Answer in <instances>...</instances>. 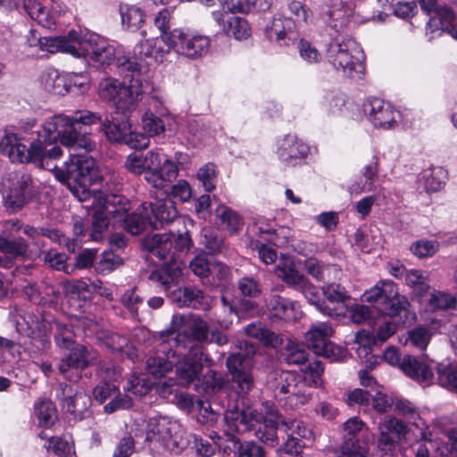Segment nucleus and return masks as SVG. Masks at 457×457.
<instances>
[{
  "label": "nucleus",
  "instance_id": "obj_36",
  "mask_svg": "<svg viewBox=\"0 0 457 457\" xmlns=\"http://www.w3.org/2000/svg\"><path fill=\"white\" fill-rule=\"evenodd\" d=\"M28 42L30 46L38 45L41 50L51 54L57 52L68 54L69 35L67 37H44L33 40L29 38Z\"/></svg>",
  "mask_w": 457,
  "mask_h": 457
},
{
  "label": "nucleus",
  "instance_id": "obj_30",
  "mask_svg": "<svg viewBox=\"0 0 457 457\" xmlns=\"http://www.w3.org/2000/svg\"><path fill=\"white\" fill-rule=\"evenodd\" d=\"M336 457H370L369 447L358 436H344L341 445L334 449Z\"/></svg>",
  "mask_w": 457,
  "mask_h": 457
},
{
  "label": "nucleus",
  "instance_id": "obj_31",
  "mask_svg": "<svg viewBox=\"0 0 457 457\" xmlns=\"http://www.w3.org/2000/svg\"><path fill=\"white\" fill-rule=\"evenodd\" d=\"M290 24L289 20L274 19L270 25H267L265 35L270 41H275L280 46H290L296 39L295 32L286 31V24Z\"/></svg>",
  "mask_w": 457,
  "mask_h": 457
},
{
  "label": "nucleus",
  "instance_id": "obj_40",
  "mask_svg": "<svg viewBox=\"0 0 457 457\" xmlns=\"http://www.w3.org/2000/svg\"><path fill=\"white\" fill-rule=\"evenodd\" d=\"M1 191L6 210L10 212H17L21 210L26 204L25 195L12 185L1 183Z\"/></svg>",
  "mask_w": 457,
  "mask_h": 457
},
{
  "label": "nucleus",
  "instance_id": "obj_62",
  "mask_svg": "<svg viewBox=\"0 0 457 457\" xmlns=\"http://www.w3.org/2000/svg\"><path fill=\"white\" fill-rule=\"evenodd\" d=\"M404 279L410 287L419 291L420 294L426 293L429 286L427 278L423 272L417 270H411L405 272Z\"/></svg>",
  "mask_w": 457,
  "mask_h": 457
},
{
  "label": "nucleus",
  "instance_id": "obj_48",
  "mask_svg": "<svg viewBox=\"0 0 457 457\" xmlns=\"http://www.w3.org/2000/svg\"><path fill=\"white\" fill-rule=\"evenodd\" d=\"M446 171L440 168H433L423 173V186L427 192H436L443 188Z\"/></svg>",
  "mask_w": 457,
  "mask_h": 457
},
{
  "label": "nucleus",
  "instance_id": "obj_14",
  "mask_svg": "<svg viewBox=\"0 0 457 457\" xmlns=\"http://www.w3.org/2000/svg\"><path fill=\"white\" fill-rule=\"evenodd\" d=\"M57 397L62 410L69 413L74 420H81L90 415L91 398L84 391H75L67 383L58 384Z\"/></svg>",
  "mask_w": 457,
  "mask_h": 457
},
{
  "label": "nucleus",
  "instance_id": "obj_27",
  "mask_svg": "<svg viewBox=\"0 0 457 457\" xmlns=\"http://www.w3.org/2000/svg\"><path fill=\"white\" fill-rule=\"evenodd\" d=\"M99 36L96 34L79 35L77 31L69 32L68 54L75 57L89 58Z\"/></svg>",
  "mask_w": 457,
  "mask_h": 457
},
{
  "label": "nucleus",
  "instance_id": "obj_50",
  "mask_svg": "<svg viewBox=\"0 0 457 457\" xmlns=\"http://www.w3.org/2000/svg\"><path fill=\"white\" fill-rule=\"evenodd\" d=\"M97 338L113 352H122L129 345L127 337L115 332L100 331L97 334Z\"/></svg>",
  "mask_w": 457,
  "mask_h": 457
},
{
  "label": "nucleus",
  "instance_id": "obj_12",
  "mask_svg": "<svg viewBox=\"0 0 457 457\" xmlns=\"http://www.w3.org/2000/svg\"><path fill=\"white\" fill-rule=\"evenodd\" d=\"M100 96L112 102L117 110L126 115L127 112L136 109L138 92L133 86H126L118 80L106 79L100 83Z\"/></svg>",
  "mask_w": 457,
  "mask_h": 457
},
{
  "label": "nucleus",
  "instance_id": "obj_15",
  "mask_svg": "<svg viewBox=\"0 0 457 457\" xmlns=\"http://www.w3.org/2000/svg\"><path fill=\"white\" fill-rule=\"evenodd\" d=\"M258 411L251 407L239 410L237 407L228 410L224 414V435L228 442H237L238 434L251 431L253 423H256Z\"/></svg>",
  "mask_w": 457,
  "mask_h": 457
},
{
  "label": "nucleus",
  "instance_id": "obj_13",
  "mask_svg": "<svg viewBox=\"0 0 457 457\" xmlns=\"http://www.w3.org/2000/svg\"><path fill=\"white\" fill-rule=\"evenodd\" d=\"M256 423H253L251 431L262 444L274 447L278 445V431H283L284 416L275 407L266 411L265 415L258 411Z\"/></svg>",
  "mask_w": 457,
  "mask_h": 457
},
{
  "label": "nucleus",
  "instance_id": "obj_58",
  "mask_svg": "<svg viewBox=\"0 0 457 457\" xmlns=\"http://www.w3.org/2000/svg\"><path fill=\"white\" fill-rule=\"evenodd\" d=\"M72 227L73 235L75 237L72 239V242H69L66 244L67 249L70 252H75L78 242L81 243L84 240V237L87 235L88 236L89 234V227L87 222H86L79 217L73 219Z\"/></svg>",
  "mask_w": 457,
  "mask_h": 457
},
{
  "label": "nucleus",
  "instance_id": "obj_38",
  "mask_svg": "<svg viewBox=\"0 0 457 457\" xmlns=\"http://www.w3.org/2000/svg\"><path fill=\"white\" fill-rule=\"evenodd\" d=\"M120 13L122 26L129 30L136 31L145 22V13L139 7L120 5Z\"/></svg>",
  "mask_w": 457,
  "mask_h": 457
},
{
  "label": "nucleus",
  "instance_id": "obj_64",
  "mask_svg": "<svg viewBox=\"0 0 457 457\" xmlns=\"http://www.w3.org/2000/svg\"><path fill=\"white\" fill-rule=\"evenodd\" d=\"M2 182L7 183V185H12V187L25 195V192L32 184V178L29 174L12 172L8 174V176L4 179Z\"/></svg>",
  "mask_w": 457,
  "mask_h": 457
},
{
  "label": "nucleus",
  "instance_id": "obj_24",
  "mask_svg": "<svg viewBox=\"0 0 457 457\" xmlns=\"http://www.w3.org/2000/svg\"><path fill=\"white\" fill-rule=\"evenodd\" d=\"M267 307L273 316L284 321H295L301 315L296 302L275 294L267 299Z\"/></svg>",
  "mask_w": 457,
  "mask_h": 457
},
{
  "label": "nucleus",
  "instance_id": "obj_6",
  "mask_svg": "<svg viewBox=\"0 0 457 457\" xmlns=\"http://www.w3.org/2000/svg\"><path fill=\"white\" fill-rule=\"evenodd\" d=\"M239 352L230 354L226 360V367L231 377L237 394L247 395L253 387V377L248 367L250 360L254 356L255 346L247 341H240Z\"/></svg>",
  "mask_w": 457,
  "mask_h": 457
},
{
  "label": "nucleus",
  "instance_id": "obj_43",
  "mask_svg": "<svg viewBox=\"0 0 457 457\" xmlns=\"http://www.w3.org/2000/svg\"><path fill=\"white\" fill-rule=\"evenodd\" d=\"M215 214L220 220V226L231 233L237 232L242 223L240 216L232 209L223 204L216 208Z\"/></svg>",
  "mask_w": 457,
  "mask_h": 457
},
{
  "label": "nucleus",
  "instance_id": "obj_45",
  "mask_svg": "<svg viewBox=\"0 0 457 457\" xmlns=\"http://www.w3.org/2000/svg\"><path fill=\"white\" fill-rule=\"evenodd\" d=\"M123 264V259L113 252L112 249L104 251L95 265L97 273L106 275Z\"/></svg>",
  "mask_w": 457,
  "mask_h": 457
},
{
  "label": "nucleus",
  "instance_id": "obj_57",
  "mask_svg": "<svg viewBox=\"0 0 457 457\" xmlns=\"http://www.w3.org/2000/svg\"><path fill=\"white\" fill-rule=\"evenodd\" d=\"M115 64L120 73L129 76L131 73L132 79L135 74L139 73L141 64L137 62V57H129L126 55H117Z\"/></svg>",
  "mask_w": 457,
  "mask_h": 457
},
{
  "label": "nucleus",
  "instance_id": "obj_7",
  "mask_svg": "<svg viewBox=\"0 0 457 457\" xmlns=\"http://www.w3.org/2000/svg\"><path fill=\"white\" fill-rule=\"evenodd\" d=\"M164 44L180 55L197 59L208 53L211 40L204 35L174 29L171 35L165 37Z\"/></svg>",
  "mask_w": 457,
  "mask_h": 457
},
{
  "label": "nucleus",
  "instance_id": "obj_16",
  "mask_svg": "<svg viewBox=\"0 0 457 457\" xmlns=\"http://www.w3.org/2000/svg\"><path fill=\"white\" fill-rule=\"evenodd\" d=\"M210 361L204 354L203 349H194L188 351L183 358H179L176 353L174 366L176 368V376L179 383L183 386H189L199 379V375L203 370V361Z\"/></svg>",
  "mask_w": 457,
  "mask_h": 457
},
{
  "label": "nucleus",
  "instance_id": "obj_23",
  "mask_svg": "<svg viewBox=\"0 0 457 457\" xmlns=\"http://www.w3.org/2000/svg\"><path fill=\"white\" fill-rule=\"evenodd\" d=\"M401 370L411 379L424 386L432 385L434 373L428 364L412 355H405L402 359Z\"/></svg>",
  "mask_w": 457,
  "mask_h": 457
},
{
  "label": "nucleus",
  "instance_id": "obj_52",
  "mask_svg": "<svg viewBox=\"0 0 457 457\" xmlns=\"http://www.w3.org/2000/svg\"><path fill=\"white\" fill-rule=\"evenodd\" d=\"M229 443L237 449V457H265L264 449L253 440L242 443L238 438L237 443Z\"/></svg>",
  "mask_w": 457,
  "mask_h": 457
},
{
  "label": "nucleus",
  "instance_id": "obj_26",
  "mask_svg": "<svg viewBox=\"0 0 457 457\" xmlns=\"http://www.w3.org/2000/svg\"><path fill=\"white\" fill-rule=\"evenodd\" d=\"M298 292L307 299L309 303L314 305L316 309L322 314L332 318L344 316L346 309L344 306L331 307L325 300L320 299L318 287L307 279L299 288Z\"/></svg>",
  "mask_w": 457,
  "mask_h": 457
},
{
  "label": "nucleus",
  "instance_id": "obj_4",
  "mask_svg": "<svg viewBox=\"0 0 457 457\" xmlns=\"http://www.w3.org/2000/svg\"><path fill=\"white\" fill-rule=\"evenodd\" d=\"M145 442L179 453L187 446L188 439L185 436L182 426L177 420L161 416L150 418L147 420Z\"/></svg>",
  "mask_w": 457,
  "mask_h": 457
},
{
  "label": "nucleus",
  "instance_id": "obj_9",
  "mask_svg": "<svg viewBox=\"0 0 457 457\" xmlns=\"http://www.w3.org/2000/svg\"><path fill=\"white\" fill-rule=\"evenodd\" d=\"M174 329L160 331L155 339V351L147 358L145 369L154 377H162L172 370L176 359V350L173 349V343L170 337Z\"/></svg>",
  "mask_w": 457,
  "mask_h": 457
},
{
  "label": "nucleus",
  "instance_id": "obj_56",
  "mask_svg": "<svg viewBox=\"0 0 457 457\" xmlns=\"http://www.w3.org/2000/svg\"><path fill=\"white\" fill-rule=\"evenodd\" d=\"M142 126L148 136H156L165 131L164 121L153 112H145L142 116Z\"/></svg>",
  "mask_w": 457,
  "mask_h": 457
},
{
  "label": "nucleus",
  "instance_id": "obj_34",
  "mask_svg": "<svg viewBox=\"0 0 457 457\" xmlns=\"http://www.w3.org/2000/svg\"><path fill=\"white\" fill-rule=\"evenodd\" d=\"M436 383L450 391L457 390V368L448 360L436 364Z\"/></svg>",
  "mask_w": 457,
  "mask_h": 457
},
{
  "label": "nucleus",
  "instance_id": "obj_49",
  "mask_svg": "<svg viewBox=\"0 0 457 457\" xmlns=\"http://www.w3.org/2000/svg\"><path fill=\"white\" fill-rule=\"evenodd\" d=\"M43 260L46 265L54 270H62L67 274H71L75 270V267H71V265L67 263V255L55 250L44 252Z\"/></svg>",
  "mask_w": 457,
  "mask_h": 457
},
{
  "label": "nucleus",
  "instance_id": "obj_22",
  "mask_svg": "<svg viewBox=\"0 0 457 457\" xmlns=\"http://www.w3.org/2000/svg\"><path fill=\"white\" fill-rule=\"evenodd\" d=\"M182 275L178 262H167L154 270L148 278L151 282L165 292L176 291Z\"/></svg>",
  "mask_w": 457,
  "mask_h": 457
},
{
  "label": "nucleus",
  "instance_id": "obj_51",
  "mask_svg": "<svg viewBox=\"0 0 457 457\" xmlns=\"http://www.w3.org/2000/svg\"><path fill=\"white\" fill-rule=\"evenodd\" d=\"M218 171L212 162H208L197 170V179L206 192H212L216 187Z\"/></svg>",
  "mask_w": 457,
  "mask_h": 457
},
{
  "label": "nucleus",
  "instance_id": "obj_54",
  "mask_svg": "<svg viewBox=\"0 0 457 457\" xmlns=\"http://www.w3.org/2000/svg\"><path fill=\"white\" fill-rule=\"evenodd\" d=\"M428 305L432 311L447 310L454 307L455 298L449 293L435 291L430 295Z\"/></svg>",
  "mask_w": 457,
  "mask_h": 457
},
{
  "label": "nucleus",
  "instance_id": "obj_60",
  "mask_svg": "<svg viewBox=\"0 0 457 457\" xmlns=\"http://www.w3.org/2000/svg\"><path fill=\"white\" fill-rule=\"evenodd\" d=\"M378 159L377 156H373L372 161L361 171V175L365 179V182L361 188V192H370L374 189V181L378 178Z\"/></svg>",
  "mask_w": 457,
  "mask_h": 457
},
{
  "label": "nucleus",
  "instance_id": "obj_39",
  "mask_svg": "<svg viewBox=\"0 0 457 457\" xmlns=\"http://www.w3.org/2000/svg\"><path fill=\"white\" fill-rule=\"evenodd\" d=\"M223 32L227 36L234 37L237 40H244L251 36V27L245 19L232 15L228 16Z\"/></svg>",
  "mask_w": 457,
  "mask_h": 457
},
{
  "label": "nucleus",
  "instance_id": "obj_28",
  "mask_svg": "<svg viewBox=\"0 0 457 457\" xmlns=\"http://www.w3.org/2000/svg\"><path fill=\"white\" fill-rule=\"evenodd\" d=\"M174 298L180 305L191 307L194 309H205L208 303V295L201 289L194 286L179 287L173 291Z\"/></svg>",
  "mask_w": 457,
  "mask_h": 457
},
{
  "label": "nucleus",
  "instance_id": "obj_44",
  "mask_svg": "<svg viewBox=\"0 0 457 457\" xmlns=\"http://www.w3.org/2000/svg\"><path fill=\"white\" fill-rule=\"evenodd\" d=\"M29 251V245L23 237L6 238L0 237V252L12 257H24Z\"/></svg>",
  "mask_w": 457,
  "mask_h": 457
},
{
  "label": "nucleus",
  "instance_id": "obj_47",
  "mask_svg": "<svg viewBox=\"0 0 457 457\" xmlns=\"http://www.w3.org/2000/svg\"><path fill=\"white\" fill-rule=\"evenodd\" d=\"M23 233L32 240L38 237H45L59 244L66 241V237L56 228L50 227H33L26 225L23 228Z\"/></svg>",
  "mask_w": 457,
  "mask_h": 457
},
{
  "label": "nucleus",
  "instance_id": "obj_63",
  "mask_svg": "<svg viewBox=\"0 0 457 457\" xmlns=\"http://www.w3.org/2000/svg\"><path fill=\"white\" fill-rule=\"evenodd\" d=\"M120 302L125 308H127L132 316H137L138 313V307L143 303V298L137 293L136 288H130L124 292L120 297Z\"/></svg>",
  "mask_w": 457,
  "mask_h": 457
},
{
  "label": "nucleus",
  "instance_id": "obj_59",
  "mask_svg": "<svg viewBox=\"0 0 457 457\" xmlns=\"http://www.w3.org/2000/svg\"><path fill=\"white\" fill-rule=\"evenodd\" d=\"M283 432L285 434H293L300 439L309 438L312 436V431L309 429L303 421L287 419L284 417Z\"/></svg>",
  "mask_w": 457,
  "mask_h": 457
},
{
  "label": "nucleus",
  "instance_id": "obj_33",
  "mask_svg": "<svg viewBox=\"0 0 457 457\" xmlns=\"http://www.w3.org/2000/svg\"><path fill=\"white\" fill-rule=\"evenodd\" d=\"M276 276L287 287L298 291L308 279L293 263L278 265L275 270Z\"/></svg>",
  "mask_w": 457,
  "mask_h": 457
},
{
  "label": "nucleus",
  "instance_id": "obj_17",
  "mask_svg": "<svg viewBox=\"0 0 457 457\" xmlns=\"http://www.w3.org/2000/svg\"><path fill=\"white\" fill-rule=\"evenodd\" d=\"M333 328L326 322L313 324L305 333L308 347L317 355L336 360L339 348L329 340Z\"/></svg>",
  "mask_w": 457,
  "mask_h": 457
},
{
  "label": "nucleus",
  "instance_id": "obj_32",
  "mask_svg": "<svg viewBox=\"0 0 457 457\" xmlns=\"http://www.w3.org/2000/svg\"><path fill=\"white\" fill-rule=\"evenodd\" d=\"M303 267L307 273L315 280L327 282L330 279V273L338 274L340 270L336 264H327L316 258H307L303 262Z\"/></svg>",
  "mask_w": 457,
  "mask_h": 457
},
{
  "label": "nucleus",
  "instance_id": "obj_10",
  "mask_svg": "<svg viewBox=\"0 0 457 457\" xmlns=\"http://www.w3.org/2000/svg\"><path fill=\"white\" fill-rule=\"evenodd\" d=\"M98 362V353L93 347L77 344L61 359L58 370L66 379L78 381L82 370Z\"/></svg>",
  "mask_w": 457,
  "mask_h": 457
},
{
  "label": "nucleus",
  "instance_id": "obj_18",
  "mask_svg": "<svg viewBox=\"0 0 457 457\" xmlns=\"http://www.w3.org/2000/svg\"><path fill=\"white\" fill-rule=\"evenodd\" d=\"M309 154V145L295 135H286L278 141L277 154L280 162L287 167L303 164Z\"/></svg>",
  "mask_w": 457,
  "mask_h": 457
},
{
  "label": "nucleus",
  "instance_id": "obj_46",
  "mask_svg": "<svg viewBox=\"0 0 457 457\" xmlns=\"http://www.w3.org/2000/svg\"><path fill=\"white\" fill-rule=\"evenodd\" d=\"M322 290L329 306L333 304L332 307L344 306L345 308L344 303L350 299V295L344 287L336 283H328L323 287Z\"/></svg>",
  "mask_w": 457,
  "mask_h": 457
},
{
  "label": "nucleus",
  "instance_id": "obj_21",
  "mask_svg": "<svg viewBox=\"0 0 457 457\" xmlns=\"http://www.w3.org/2000/svg\"><path fill=\"white\" fill-rule=\"evenodd\" d=\"M363 111L377 128L390 129L395 123L393 107L380 98H372L363 104Z\"/></svg>",
  "mask_w": 457,
  "mask_h": 457
},
{
  "label": "nucleus",
  "instance_id": "obj_8",
  "mask_svg": "<svg viewBox=\"0 0 457 457\" xmlns=\"http://www.w3.org/2000/svg\"><path fill=\"white\" fill-rule=\"evenodd\" d=\"M145 180L154 188H163L168 182L178 177L179 170L170 159H162L158 150H151L143 154Z\"/></svg>",
  "mask_w": 457,
  "mask_h": 457
},
{
  "label": "nucleus",
  "instance_id": "obj_53",
  "mask_svg": "<svg viewBox=\"0 0 457 457\" xmlns=\"http://www.w3.org/2000/svg\"><path fill=\"white\" fill-rule=\"evenodd\" d=\"M153 385L154 384L150 382L145 377V375H133L128 380L127 386L124 387V389L134 395L143 396L145 395L151 390Z\"/></svg>",
  "mask_w": 457,
  "mask_h": 457
},
{
  "label": "nucleus",
  "instance_id": "obj_35",
  "mask_svg": "<svg viewBox=\"0 0 457 457\" xmlns=\"http://www.w3.org/2000/svg\"><path fill=\"white\" fill-rule=\"evenodd\" d=\"M34 409L39 426L49 428L56 421V408L51 400L46 398L38 400L35 403Z\"/></svg>",
  "mask_w": 457,
  "mask_h": 457
},
{
  "label": "nucleus",
  "instance_id": "obj_1",
  "mask_svg": "<svg viewBox=\"0 0 457 457\" xmlns=\"http://www.w3.org/2000/svg\"><path fill=\"white\" fill-rule=\"evenodd\" d=\"M0 151L9 156L12 162H32L53 171L55 178L67 185L80 202L89 199L92 185H101L106 194L104 200L109 195H120L123 187V178L119 172L109 171L101 175L95 160L87 154H70V160L64 163V169H61L54 163L62 155L59 145H54L47 149L41 142H32L28 146L14 133L5 134L0 139Z\"/></svg>",
  "mask_w": 457,
  "mask_h": 457
},
{
  "label": "nucleus",
  "instance_id": "obj_19",
  "mask_svg": "<svg viewBox=\"0 0 457 457\" xmlns=\"http://www.w3.org/2000/svg\"><path fill=\"white\" fill-rule=\"evenodd\" d=\"M209 332L208 323L202 319H196L182 332H174L170 339L175 346L193 351L202 349L198 345L209 341Z\"/></svg>",
  "mask_w": 457,
  "mask_h": 457
},
{
  "label": "nucleus",
  "instance_id": "obj_20",
  "mask_svg": "<svg viewBox=\"0 0 457 457\" xmlns=\"http://www.w3.org/2000/svg\"><path fill=\"white\" fill-rule=\"evenodd\" d=\"M143 213L148 218L149 226L154 229L163 228L175 220L178 211L174 203L170 200H157L154 203L145 202L141 204Z\"/></svg>",
  "mask_w": 457,
  "mask_h": 457
},
{
  "label": "nucleus",
  "instance_id": "obj_61",
  "mask_svg": "<svg viewBox=\"0 0 457 457\" xmlns=\"http://www.w3.org/2000/svg\"><path fill=\"white\" fill-rule=\"evenodd\" d=\"M430 339L431 332L425 327L415 328L408 333V340L413 346L420 350L426 349Z\"/></svg>",
  "mask_w": 457,
  "mask_h": 457
},
{
  "label": "nucleus",
  "instance_id": "obj_37",
  "mask_svg": "<svg viewBox=\"0 0 457 457\" xmlns=\"http://www.w3.org/2000/svg\"><path fill=\"white\" fill-rule=\"evenodd\" d=\"M202 244L210 254H228V249L225 244L223 237L214 229H203Z\"/></svg>",
  "mask_w": 457,
  "mask_h": 457
},
{
  "label": "nucleus",
  "instance_id": "obj_29",
  "mask_svg": "<svg viewBox=\"0 0 457 457\" xmlns=\"http://www.w3.org/2000/svg\"><path fill=\"white\" fill-rule=\"evenodd\" d=\"M129 209V203L128 202L126 210L122 212V214L116 216V220L122 221V227L128 233L137 236L149 226L148 218L143 213L141 206L139 213H128Z\"/></svg>",
  "mask_w": 457,
  "mask_h": 457
},
{
  "label": "nucleus",
  "instance_id": "obj_2",
  "mask_svg": "<svg viewBox=\"0 0 457 457\" xmlns=\"http://www.w3.org/2000/svg\"><path fill=\"white\" fill-rule=\"evenodd\" d=\"M98 122L106 138L114 143H123L131 127L127 115H122L120 120H103L99 112L81 110L76 112L73 117L59 114L44 122L38 131V142L47 147L60 141L68 148L84 150L83 154H88L95 148L96 143L89 137L87 128Z\"/></svg>",
  "mask_w": 457,
  "mask_h": 457
},
{
  "label": "nucleus",
  "instance_id": "obj_55",
  "mask_svg": "<svg viewBox=\"0 0 457 457\" xmlns=\"http://www.w3.org/2000/svg\"><path fill=\"white\" fill-rule=\"evenodd\" d=\"M439 244L436 240H418L411 247V252L419 258L433 256L438 251Z\"/></svg>",
  "mask_w": 457,
  "mask_h": 457
},
{
  "label": "nucleus",
  "instance_id": "obj_3",
  "mask_svg": "<svg viewBox=\"0 0 457 457\" xmlns=\"http://www.w3.org/2000/svg\"><path fill=\"white\" fill-rule=\"evenodd\" d=\"M363 302L374 303L380 312L389 317L391 320H386L380 325L376 334H370L366 331L356 334V341L362 342V337L369 340L372 339L376 344L378 341L385 342L393 336L397 326H405L415 320L416 315L411 311V303L408 299L397 293L395 285L391 281H382L377 284L369 291H365L361 296Z\"/></svg>",
  "mask_w": 457,
  "mask_h": 457
},
{
  "label": "nucleus",
  "instance_id": "obj_42",
  "mask_svg": "<svg viewBox=\"0 0 457 457\" xmlns=\"http://www.w3.org/2000/svg\"><path fill=\"white\" fill-rule=\"evenodd\" d=\"M271 0H231L228 3V10L235 12H265L270 9Z\"/></svg>",
  "mask_w": 457,
  "mask_h": 457
},
{
  "label": "nucleus",
  "instance_id": "obj_11",
  "mask_svg": "<svg viewBox=\"0 0 457 457\" xmlns=\"http://www.w3.org/2000/svg\"><path fill=\"white\" fill-rule=\"evenodd\" d=\"M128 199L121 195H109L102 206L94 211L88 239L100 241L107 229L111 218L116 220L127 208Z\"/></svg>",
  "mask_w": 457,
  "mask_h": 457
},
{
  "label": "nucleus",
  "instance_id": "obj_5",
  "mask_svg": "<svg viewBox=\"0 0 457 457\" xmlns=\"http://www.w3.org/2000/svg\"><path fill=\"white\" fill-rule=\"evenodd\" d=\"M363 58L362 52L353 39H336L328 45V62L351 79H361L364 74Z\"/></svg>",
  "mask_w": 457,
  "mask_h": 457
},
{
  "label": "nucleus",
  "instance_id": "obj_25",
  "mask_svg": "<svg viewBox=\"0 0 457 457\" xmlns=\"http://www.w3.org/2000/svg\"><path fill=\"white\" fill-rule=\"evenodd\" d=\"M174 234H154L144 240L145 247L160 260L177 262L173 251Z\"/></svg>",
  "mask_w": 457,
  "mask_h": 457
},
{
  "label": "nucleus",
  "instance_id": "obj_41",
  "mask_svg": "<svg viewBox=\"0 0 457 457\" xmlns=\"http://www.w3.org/2000/svg\"><path fill=\"white\" fill-rule=\"evenodd\" d=\"M282 355L284 361L288 364L303 366L308 360V353L304 345L293 342L288 338H286V344Z\"/></svg>",
  "mask_w": 457,
  "mask_h": 457
}]
</instances>
